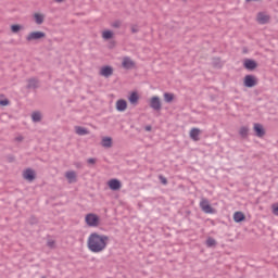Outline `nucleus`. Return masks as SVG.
<instances>
[{"instance_id":"23","label":"nucleus","mask_w":278,"mask_h":278,"mask_svg":"<svg viewBox=\"0 0 278 278\" xmlns=\"http://www.w3.org/2000/svg\"><path fill=\"white\" fill-rule=\"evenodd\" d=\"M75 129H76V134L78 136H88V134H89L88 129H86L85 127H81V126H76Z\"/></svg>"},{"instance_id":"1","label":"nucleus","mask_w":278,"mask_h":278,"mask_svg":"<svg viewBox=\"0 0 278 278\" xmlns=\"http://www.w3.org/2000/svg\"><path fill=\"white\" fill-rule=\"evenodd\" d=\"M108 242H110V237L92 232L87 240V247L91 253H101L108 248Z\"/></svg>"},{"instance_id":"21","label":"nucleus","mask_w":278,"mask_h":278,"mask_svg":"<svg viewBox=\"0 0 278 278\" xmlns=\"http://www.w3.org/2000/svg\"><path fill=\"white\" fill-rule=\"evenodd\" d=\"M165 103H173L175 101V93L165 92L163 94Z\"/></svg>"},{"instance_id":"15","label":"nucleus","mask_w":278,"mask_h":278,"mask_svg":"<svg viewBox=\"0 0 278 278\" xmlns=\"http://www.w3.org/2000/svg\"><path fill=\"white\" fill-rule=\"evenodd\" d=\"M65 177L68 180V184H77V173H75V170L66 172Z\"/></svg>"},{"instance_id":"34","label":"nucleus","mask_w":278,"mask_h":278,"mask_svg":"<svg viewBox=\"0 0 278 278\" xmlns=\"http://www.w3.org/2000/svg\"><path fill=\"white\" fill-rule=\"evenodd\" d=\"M29 223H30L31 225H38V218H36L35 216H31V217L29 218Z\"/></svg>"},{"instance_id":"18","label":"nucleus","mask_w":278,"mask_h":278,"mask_svg":"<svg viewBox=\"0 0 278 278\" xmlns=\"http://www.w3.org/2000/svg\"><path fill=\"white\" fill-rule=\"evenodd\" d=\"M116 110L117 112H125V110H127V101L123 99L117 100Z\"/></svg>"},{"instance_id":"22","label":"nucleus","mask_w":278,"mask_h":278,"mask_svg":"<svg viewBox=\"0 0 278 278\" xmlns=\"http://www.w3.org/2000/svg\"><path fill=\"white\" fill-rule=\"evenodd\" d=\"M34 18L37 25H42L45 23V15L40 13H35Z\"/></svg>"},{"instance_id":"7","label":"nucleus","mask_w":278,"mask_h":278,"mask_svg":"<svg viewBox=\"0 0 278 278\" xmlns=\"http://www.w3.org/2000/svg\"><path fill=\"white\" fill-rule=\"evenodd\" d=\"M26 81H27L26 90H36L40 88V80H38V78L36 77L28 78Z\"/></svg>"},{"instance_id":"30","label":"nucleus","mask_w":278,"mask_h":278,"mask_svg":"<svg viewBox=\"0 0 278 278\" xmlns=\"http://www.w3.org/2000/svg\"><path fill=\"white\" fill-rule=\"evenodd\" d=\"M271 210H273V215L278 216V203H274L271 205Z\"/></svg>"},{"instance_id":"36","label":"nucleus","mask_w":278,"mask_h":278,"mask_svg":"<svg viewBox=\"0 0 278 278\" xmlns=\"http://www.w3.org/2000/svg\"><path fill=\"white\" fill-rule=\"evenodd\" d=\"M138 31H140V29L138 28V26H131V33H132V34H138Z\"/></svg>"},{"instance_id":"16","label":"nucleus","mask_w":278,"mask_h":278,"mask_svg":"<svg viewBox=\"0 0 278 278\" xmlns=\"http://www.w3.org/2000/svg\"><path fill=\"white\" fill-rule=\"evenodd\" d=\"M200 135H201V129H199V128H192L190 130V134H189L191 140H193L194 142H199V140H200L199 136Z\"/></svg>"},{"instance_id":"6","label":"nucleus","mask_w":278,"mask_h":278,"mask_svg":"<svg viewBox=\"0 0 278 278\" xmlns=\"http://www.w3.org/2000/svg\"><path fill=\"white\" fill-rule=\"evenodd\" d=\"M122 66L126 71H131V70L136 68V62H134V60H131V58H129V56H124Z\"/></svg>"},{"instance_id":"33","label":"nucleus","mask_w":278,"mask_h":278,"mask_svg":"<svg viewBox=\"0 0 278 278\" xmlns=\"http://www.w3.org/2000/svg\"><path fill=\"white\" fill-rule=\"evenodd\" d=\"M87 164H90L91 166H94V164H97V159H94V157L88 159Z\"/></svg>"},{"instance_id":"35","label":"nucleus","mask_w":278,"mask_h":278,"mask_svg":"<svg viewBox=\"0 0 278 278\" xmlns=\"http://www.w3.org/2000/svg\"><path fill=\"white\" fill-rule=\"evenodd\" d=\"M112 27H114L115 29H118L121 27V21H115L113 24H112Z\"/></svg>"},{"instance_id":"28","label":"nucleus","mask_w":278,"mask_h":278,"mask_svg":"<svg viewBox=\"0 0 278 278\" xmlns=\"http://www.w3.org/2000/svg\"><path fill=\"white\" fill-rule=\"evenodd\" d=\"M22 29H23V26H21L18 24L11 25V31L13 34H18Z\"/></svg>"},{"instance_id":"5","label":"nucleus","mask_w":278,"mask_h":278,"mask_svg":"<svg viewBox=\"0 0 278 278\" xmlns=\"http://www.w3.org/2000/svg\"><path fill=\"white\" fill-rule=\"evenodd\" d=\"M257 85V78L254 75H245L243 78V86L245 88H255Z\"/></svg>"},{"instance_id":"4","label":"nucleus","mask_w":278,"mask_h":278,"mask_svg":"<svg viewBox=\"0 0 278 278\" xmlns=\"http://www.w3.org/2000/svg\"><path fill=\"white\" fill-rule=\"evenodd\" d=\"M42 38H47V34L45 31L35 30L27 35V42H31L33 40H42Z\"/></svg>"},{"instance_id":"10","label":"nucleus","mask_w":278,"mask_h":278,"mask_svg":"<svg viewBox=\"0 0 278 278\" xmlns=\"http://www.w3.org/2000/svg\"><path fill=\"white\" fill-rule=\"evenodd\" d=\"M100 75L102 77H112V75H114V67L110 66V65H104L101 67L100 70Z\"/></svg>"},{"instance_id":"8","label":"nucleus","mask_w":278,"mask_h":278,"mask_svg":"<svg viewBox=\"0 0 278 278\" xmlns=\"http://www.w3.org/2000/svg\"><path fill=\"white\" fill-rule=\"evenodd\" d=\"M200 207L204 214H214V207L210 204V201L207 200H202L200 202Z\"/></svg>"},{"instance_id":"27","label":"nucleus","mask_w":278,"mask_h":278,"mask_svg":"<svg viewBox=\"0 0 278 278\" xmlns=\"http://www.w3.org/2000/svg\"><path fill=\"white\" fill-rule=\"evenodd\" d=\"M212 64L215 68H223V63H220V58H213Z\"/></svg>"},{"instance_id":"9","label":"nucleus","mask_w":278,"mask_h":278,"mask_svg":"<svg viewBox=\"0 0 278 278\" xmlns=\"http://www.w3.org/2000/svg\"><path fill=\"white\" fill-rule=\"evenodd\" d=\"M243 68L247 71H255V68H257V62L253 59H245L243 61Z\"/></svg>"},{"instance_id":"29","label":"nucleus","mask_w":278,"mask_h":278,"mask_svg":"<svg viewBox=\"0 0 278 278\" xmlns=\"http://www.w3.org/2000/svg\"><path fill=\"white\" fill-rule=\"evenodd\" d=\"M215 244H216V239L211 238V237H208V238L206 239V247L212 248V247H214Z\"/></svg>"},{"instance_id":"12","label":"nucleus","mask_w":278,"mask_h":278,"mask_svg":"<svg viewBox=\"0 0 278 278\" xmlns=\"http://www.w3.org/2000/svg\"><path fill=\"white\" fill-rule=\"evenodd\" d=\"M108 186L110 190H113L114 192H116V190L123 187V184L121 182V180L113 178L109 180Z\"/></svg>"},{"instance_id":"11","label":"nucleus","mask_w":278,"mask_h":278,"mask_svg":"<svg viewBox=\"0 0 278 278\" xmlns=\"http://www.w3.org/2000/svg\"><path fill=\"white\" fill-rule=\"evenodd\" d=\"M253 129L257 138H264L266 136V130L262 124L255 123Z\"/></svg>"},{"instance_id":"3","label":"nucleus","mask_w":278,"mask_h":278,"mask_svg":"<svg viewBox=\"0 0 278 278\" xmlns=\"http://www.w3.org/2000/svg\"><path fill=\"white\" fill-rule=\"evenodd\" d=\"M149 106H150L151 110H153L154 112H162V100H160V97L153 96V97L150 99Z\"/></svg>"},{"instance_id":"41","label":"nucleus","mask_w":278,"mask_h":278,"mask_svg":"<svg viewBox=\"0 0 278 278\" xmlns=\"http://www.w3.org/2000/svg\"><path fill=\"white\" fill-rule=\"evenodd\" d=\"M56 3H62L64 0H55Z\"/></svg>"},{"instance_id":"32","label":"nucleus","mask_w":278,"mask_h":278,"mask_svg":"<svg viewBox=\"0 0 278 278\" xmlns=\"http://www.w3.org/2000/svg\"><path fill=\"white\" fill-rule=\"evenodd\" d=\"M0 105H2L3 108H5L7 105H10V100L8 99L0 100Z\"/></svg>"},{"instance_id":"14","label":"nucleus","mask_w":278,"mask_h":278,"mask_svg":"<svg viewBox=\"0 0 278 278\" xmlns=\"http://www.w3.org/2000/svg\"><path fill=\"white\" fill-rule=\"evenodd\" d=\"M256 21L260 23V25H266L268 21H270V16L260 12L257 13Z\"/></svg>"},{"instance_id":"31","label":"nucleus","mask_w":278,"mask_h":278,"mask_svg":"<svg viewBox=\"0 0 278 278\" xmlns=\"http://www.w3.org/2000/svg\"><path fill=\"white\" fill-rule=\"evenodd\" d=\"M159 180L161 181V184H163V186L168 185V179H166V177H164L162 175L159 176Z\"/></svg>"},{"instance_id":"17","label":"nucleus","mask_w":278,"mask_h":278,"mask_svg":"<svg viewBox=\"0 0 278 278\" xmlns=\"http://www.w3.org/2000/svg\"><path fill=\"white\" fill-rule=\"evenodd\" d=\"M139 100H140V96L136 91H132L128 97V101L129 103H131V105H138Z\"/></svg>"},{"instance_id":"19","label":"nucleus","mask_w":278,"mask_h":278,"mask_svg":"<svg viewBox=\"0 0 278 278\" xmlns=\"http://www.w3.org/2000/svg\"><path fill=\"white\" fill-rule=\"evenodd\" d=\"M233 220L235 223H242L247 220V216L244 215V213L238 211V212H235L233 214Z\"/></svg>"},{"instance_id":"24","label":"nucleus","mask_w":278,"mask_h":278,"mask_svg":"<svg viewBox=\"0 0 278 278\" xmlns=\"http://www.w3.org/2000/svg\"><path fill=\"white\" fill-rule=\"evenodd\" d=\"M31 121L33 123H40V121H42V114H40V112H34L31 114Z\"/></svg>"},{"instance_id":"13","label":"nucleus","mask_w":278,"mask_h":278,"mask_svg":"<svg viewBox=\"0 0 278 278\" xmlns=\"http://www.w3.org/2000/svg\"><path fill=\"white\" fill-rule=\"evenodd\" d=\"M23 177L26 179V181H34V179H36V172L31 168H27L24 170Z\"/></svg>"},{"instance_id":"39","label":"nucleus","mask_w":278,"mask_h":278,"mask_svg":"<svg viewBox=\"0 0 278 278\" xmlns=\"http://www.w3.org/2000/svg\"><path fill=\"white\" fill-rule=\"evenodd\" d=\"M151 129H153V127H151V125L146 126V131H151Z\"/></svg>"},{"instance_id":"20","label":"nucleus","mask_w":278,"mask_h":278,"mask_svg":"<svg viewBox=\"0 0 278 278\" xmlns=\"http://www.w3.org/2000/svg\"><path fill=\"white\" fill-rule=\"evenodd\" d=\"M102 147H104V149H110V147H112V138L111 137H103L102 141H101Z\"/></svg>"},{"instance_id":"37","label":"nucleus","mask_w":278,"mask_h":278,"mask_svg":"<svg viewBox=\"0 0 278 278\" xmlns=\"http://www.w3.org/2000/svg\"><path fill=\"white\" fill-rule=\"evenodd\" d=\"M48 247H50V249H53L55 247V241H48Z\"/></svg>"},{"instance_id":"2","label":"nucleus","mask_w":278,"mask_h":278,"mask_svg":"<svg viewBox=\"0 0 278 278\" xmlns=\"http://www.w3.org/2000/svg\"><path fill=\"white\" fill-rule=\"evenodd\" d=\"M85 223L88 227H99L101 218L94 213H89L85 217Z\"/></svg>"},{"instance_id":"40","label":"nucleus","mask_w":278,"mask_h":278,"mask_svg":"<svg viewBox=\"0 0 278 278\" xmlns=\"http://www.w3.org/2000/svg\"><path fill=\"white\" fill-rule=\"evenodd\" d=\"M76 168H81V163H75Z\"/></svg>"},{"instance_id":"26","label":"nucleus","mask_w":278,"mask_h":278,"mask_svg":"<svg viewBox=\"0 0 278 278\" xmlns=\"http://www.w3.org/2000/svg\"><path fill=\"white\" fill-rule=\"evenodd\" d=\"M239 136H241V138H248L249 137V127L242 126L239 130Z\"/></svg>"},{"instance_id":"38","label":"nucleus","mask_w":278,"mask_h":278,"mask_svg":"<svg viewBox=\"0 0 278 278\" xmlns=\"http://www.w3.org/2000/svg\"><path fill=\"white\" fill-rule=\"evenodd\" d=\"M16 142H23L24 138L23 136H18L15 138Z\"/></svg>"},{"instance_id":"25","label":"nucleus","mask_w":278,"mask_h":278,"mask_svg":"<svg viewBox=\"0 0 278 278\" xmlns=\"http://www.w3.org/2000/svg\"><path fill=\"white\" fill-rule=\"evenodd\" d=\"M102 38L104 40H112V38H114V33L112 30H104L102 33Z\"/></svg>"}]
</instances>
